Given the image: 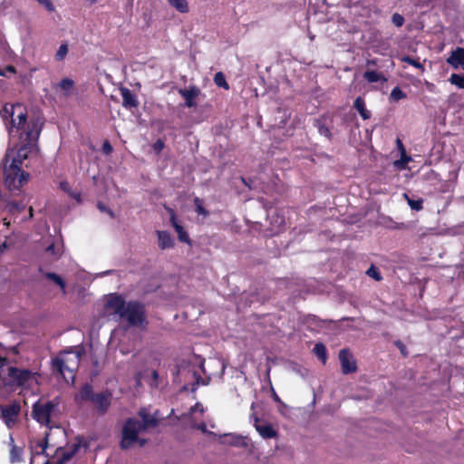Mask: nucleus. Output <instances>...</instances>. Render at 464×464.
<instances>
[{
	"instance_id": "obj_40",
	"label": "nucleus",
	"mask_w": 464,
	"mask_h": 464,
	"mask_svg": "<svg viewBox=\"0 0 464 464\" xmlns=\"http://www.w3.org/2000/svg\"><path fill=\"white\" fill-rule=\"evenodd\" d=\"M46 253L54 256V259H58L62 256L60 248H56L54 244H51L46 248Z\"/></svg>"
},
{
	"instance_id": "obj_62",
	"label": "nucleus",
	"mask_w": 464,
	"mask_h": 464,
	"mask_svg": "<svg viewBox=\"0 0 464 464\" xmlns=\"http://www.w3.org/2000/svg\"><path fill=\"white\" fill-rule=\"evenodd\" d=\"M30 464H33V457L31 458V461H30Z\"/></svg>"
},
{
	"instance_id": "obj_41",
	"label": "nucleus",
	"mask_w": 464,
	"mask_h": 464,
	"mask_svg": "<svg viewBox=\"0 0 464 464\" xmlns=\"http://www.w3.org/2000/svg\"><path fill=\"white\" fill-rule=\"evenodd\" d=\"M392 22L395 26L401 27L404 24V17L401 14L395 13L392 16Z\"/></svg>"
},
{
	"instance_id": "obj_5",
	"label": "nucleus",
	"mask_w": 464,
	"mask_h": 464,
	"mask_svg": "<svg viewBox=\"0 0 464 464\" xmlns=\"http://www.w3.org/2000/svg\"><path fill=\"white\" fill-rule=\"evenodd\" d=\"M5 161L4 169V182L5 187L10 191L19 190L24 182L27 181L29 174L22 170L18 165L9 164L7 166L8 155L4 159Z\"/></svg>"
},
{
	"instance_id": "obj_37",
	"label": "nucleus",
	"mask_w": 464,
	"mask_h": 464,
	"mask_svg": "<svg viewBox=\"0 0 464 464\" xmlns=\"http://www.w3.org/2000/svg\"><path fill=\"white\" fill-rule=\"evenodd\" d=\"M366 275L376 281H381L382 279L379 268L374 265H371V266L366 271Z\"/></svg>"
},
{
	"instance_id": "obj_3",
	"label": "nucleus",
	"mask_w": 464,
	"mask_h": 464,
	"mask_svg": "<svg viewBox=\"0 0 464 464\" xmlns=\"http://www.w3.org/2000/svg\"><path fill=\"white\" fill-rule=\"evenodd\" d=\"M40 132L41 126L38 125L37 121H32L26 125L24 132V140L26 143L18 149L16 156L13 158L10 163L11 165L16 164L19 168H22L24 160L27 159L30 147L38 140ZM21 139H23V136H21Z\"/></svg>"
},
{
	"instance_id": "obj_34",
	"label": "nucleus",
	"mask_w": 464,
	"mask_h": 464,
	"mask_svg": "<svg viewBox=\"0 0 464 464\" xmlns=\"http://www.w3.org/2000/svg\"><path fill=\"white\" fill-rule=\"evenodd\" d=\"M195 206V211L198 215H202L203 217H208L209 211L207 210L203 206V200L198 197H196L193 200Z\"/></svg>"
},
{
	"instance_id": "obj_22",
	"label": "nucleus",
	"mask_w": 464,
	"mask_h": 464,
	"mask_svg": "<svg viewBox=\"0 0 464 464\" xmlns=\"http://www.w3.org/2000/svg\"><path fill=\"white\" fill-rule=\"evenodd\" d=\"M353 107H354V109H356V111L359 112L360 116L363 120H369L371 118L372 113L370 111H368L366 109L365 101L362 97L358 96L355 99V101L353 102Z\"/></svg>"
},
{
	"instance_id": "obj_6",
	"label": "nucleus",
	"mask_w": 464,
	"mask_h": 464,
	"mask_svg": "<svg viewBox=\"0 0 464 464\" xmlns=\"http://www.w3.org/2000/svg\"><path fill=\"white\" fill-rule=\"evenodd\" d=\"M124 319H126L131 326H143L148 324L145 312V304L140 301H130L124 312Z\"/></svg>"
},
{
	"instance_id": "obj_61",
	"label": "nucleus",
	"mask_w": 464,
	"mask_h": 464,
	"mask_svg": "<svg viewBox=\"0 0 464 464\" xmlns=\"http://www.w3.org/2000/svg\"><path fill=\"white\" fill-rule=\"evenodd\" d=\"M200 429L202 431H206V425L202 424V426H200Z\"/></svg>"
},
{
	"instance_id": "obj_36",
	"label": "nucleus",
	"mask_w": 464,
	"mask_h": 464,
	"mask_svg": "<svg viewBox=\"0 0 464 464\" xmlns=\"http://www.w3.org/2000/svg\"><path fill=\"white\" fill-rule=\"evenodd\" d=\"M406 98V93L403 92L400 87L396 86L394 87L392 92H391V94H390V99L393 102H398L400 100H402Z\"/></svg>"
},
{
	"instance_id": "obj_32",
	"label": "nucleus",
	"mask_w": 464,
	"mask_h": 464,
	"mask_svg": "<svg viewBox=\"0 0 464 464\" xmlns=\"http://www.w3.org/2000/svg\"><path fill=\"white\" fill-rule=\"evenodd\" d=\"M214 82L218 87L229 90V85L226 80L225 74L222 72H218L215 74Z\"/></svg>"
},
{
	"instance_id": "obj_50",
	"label": "nucleus",
	"mask_w": 464,
	"mask_h": 464,
	"mask_svg": "<svg viewBox=\"0 0 464 464\" xmlns=\"http://www.w3.org/2000/svg\"><path fill=\"white\" fill-rule=\"evenodd\" d=\"M396 143H397V147H398V149H399V150H400V151H401V154H402L403 156H405V157H406V150H405V148H404V145H403L402 141L398 138V139L396 140Z\"/></svg>"
},
{
	"instance_id": "obj_8",
	"label": "nucleus",
	"mask_w": 464,
	"mask_h": 464,
	"mask_svg": "<svg viewBox=\"0 0 464 464\" xmlns=\"http://www.w3.org/2000/svg\"><path fill=\"white\" fill-rule=\"evenodd\" d=\"M127 303L121 295L117 293L111 294L106 301L105 308L111 310L119 317H124V312Z\"/></svg>"
},
{
	"instance_id": "obj_60",
	"label": "nucleus",
	"mask_w": 464,
	"mask_h": 464,
	"mask_svg": "<svg viewBox=\"0 0 464 464\" xmlns=\"http://www.w3.org/2000/svg\"><path fill=\"white\" fill-rule=\"evenodd\" d=\"M12 351H13V353H15V354H16V353H18V348H17L16 346L12 347Z\"/></svg>"
},
{
	"instance_id": "obj_7",
	"label": "nucleus",
	"mask_w": 464,
	"mask_h": 464,
	"mask_svg": "<svg viewBox=\"0 0 464 464\" xmlns=\"http://www.w3.org/2000/svg\"><path fill=\"white\" fill-rule=\"evenodd\" d=\"M20 411L21 404L17 401L7 405H0V418L8 429H13L16 425Z\"/></svg>"
},
{
	"instance_id": "obj_25",
	"label": "nucleus",
	"mask_w": 464,
	"mask_h": 464,
	"mask_svg": "<svg viewBox=\"0 0 464 464\" xmlns=\"http://www.w3.org/2000/svg\"><path fill=\"white\" fill-rule=\"evenodd\" d=\"M169 5L181 14L189 12L188 0H168Z\"/></svg>"
},
{
	"instance_id": "obj_49",
	"label": "nucleus",
	"mask_w": 464,
	"mask_h": 464,
	"mask_svg": "<svg viewBox=\"0 0 464 464\" xmlns=\"http://www.w3.org/2000/svg\"><path fill=\"white\" fill-rule=\"evenodd\" d=\"M410 160H411V158L409 156L406 155V157H405L401 154V160L395 161V165L398 167H401V168H404Z\"/></svg>"
},
{
	"instance_id": "obj_16",
	"label": "nucleus",
	"mask_w": 464,
	"mask_h": 464,
	"mask_svg": "<svg viewBox=\"0 0 464 464\" xmlns=\"http://www.w3.org/2000/svg\"><path fill=\"white\" fill-rule=\"evenodd\" d=\"M447 63L454 69H458L460 65H464V48L457 47L450 53L447 58Z\"/></svg>"
},
{
	"instance_id": "obj_18",
	"label": "nucleus",
	"mask_w": 464,
	"mask_h": 464,
	"mask_svg": "<svg viewBox=\"0 0 464 464\" xmlns=\"http://www.w3.org/2000/svg\"><path fill=\"white\" fill-rule=\"evenodd\" d=\"M258 417H255V427L259 435L264 439H272L276 437L277 433L271 424L259 425Z\"/></svg>"
},
{
	"instance_id": "obj_17",
	"label": "nucleus",
	"mask_w": 464,
	"mask_h": 464,
	"mask_svg": "<svg viewBox=\"0 0 464 464\" xmlns=\"http://www.w3.org/2000/svg\"><path fill=\"white\" fill-rule=\"evenodd\" d=\"M52 368L53 371L57 372L63 378H65V372H69L72 374V379H74L73 370L71 369L64 362L63 359L60 357H55L52 360Z\"/></svg>"
},
{
	"instance_id": "obj_13",
	"label": "nucleus",
	"mask_w": 464,
	"mask_h": 464,
	"mask_svg": "<svg viewBox=\"0 0 464 464\" xmlns=\"http://www.w3.org/2000/svg\"><path fill=\"white\" fill-rule=\"evenodd\" d=\"M179 93L184 98L185 105L191 108L197 105L195 100L199 95L200 90L196 85H192L188 89H179Z\"/></svg>"
},
{
	"instance_id": "obj_63",
	"label": "nucleus",
	"mask_w": 464,
	"mask_h": 464,
	"mask_svg": "<svg viewBox=\"0 0 464 464\" xmlns=\"http://www.w3.org/2000/svg\"><path fill=\"white\" fill-rule=\"evenodd\" d=\"M44 464H49V461H46Z\"/></svg>"
},
{
	"instance_id": "obj_39",
	"label": "nucleus",
	"mask_w": 464,
	"mask_h": 464,
	"mask_svg": "<svg viewBox=\"0 0 464 464\" xmlns=\"http://www.w3.org/2000/svg\"><path fill=\"white\" fill-rule=\"evenodd\" d=\"M48 437H49V433H45V436L44 438V440H40L38 443H37V446L39 448H41V450L40 451H36L35 452V455H41V454H44L45 453V450L48 447Z\"/></svg>"
},
{
	"instance_id": "obj_45",
	"label": "nucleus",
	"mask_w": 464,
	"mask_h": 464,
	"mask_svg": "<svg viewBox=\"0 0 464 464\" xmlns=\"http://www.w3.org/2000/svg\"><path fill=\"white\" fill-rule=\"evenodd\" d=\"M164 142L162 140L159 139L152 144V149L156 153H160L164 149Z\"/></svg>"
},
{
	"instance_id": "obj_24",
	"label": "nucleus",
	"mask_w": 464,
	"mask_h": 464,
	"mask_svg": "<svg viewBox=\"0 0 464 464\" xmlns=\"http://www.w3.org/2000/svg\"><path fill=\"white\" fill-rule=\"evenodd\" d=\"M72 457H73V455L71 452H69L67 447L66 448L59 447L55 450V459H56L55 462H56V464H65Z\"/></svg>"
},
{
	"instance_id": "obj_55",
	"label": "nucleus",
	"mask_w": 464,
	"mask_h": 464,
	"mask_svg": "<svg viewBox=\"0 0 464 464\" xmlns=\"http://www.w3.org/2000/svg\"><path fill=\"white\" fill-rule=\"evenodd\" d=\"M286 408H285L284 406H281L280 404H278V411L281 413V414H285V411L284 410H285Z\"/></svg>"
},
{
	"instance_id": "obj_44",
	"label": "nucleus",
	"mask_w": 464,
	"mask_h": 464,
	"mask_svg": "<svg viewBox=\"0 0 464 464\" xmlns=\"http://www.w3.org/2000/svg\"><path fill=\"white\" fill-rule=\"evenodd\" d=\"M97 208L100 211L107 213L111 218H115L114 212L102 202L99 201L97 203Z\"/></svg>"
},
{
	"instance_id": "obj_19",
	"label": "nucleus",
	"mask_w": 464,
	"mask_h": 464,
	"mask_svg": "<svg viewBox=\"0 0 464 464\" xmlns=\"http://www.w3.org/2000/svg\"><path fill=\"white\" fill-rule=\"evenodd\" d=\"M326 115H322L320 118L314 119L313 125L317 128L318 132L327 138L328 140H332L333 134L330 130L329 127L326 125L327 121Z\"/></svg>"
},
{
	"instance_id": "obj_4",
	"label": "nucleus",
	"mask_w": 464,
	"mask_h": 464,
	"mask_svg": "<svg viewBox=\"0 0 464 464\" xmlns=\"http://www.w3.org/2000/svg\"><path fill=\"white\" fill-rule=\"evenodd\" d=\"M59 404V397H55L52 401H47L46 402H41L39 400L33 404L31 416L41 426L52 428L51 416Z\"/></svg>"
},
{
	"instance_id": "obj_28",
	"label": "nucleus",
	"mask_w": 464,
	"mask_h": 464,
	"mask_svg": "<svg viewBox=\"0 0 464 464\" xmlns=\"http://www.w3.org/2000/svg\"><path fill=\"white\" fill-rule=\"evenodd\" d=\"M314 354L324 362H326L327 360V350L325 345L323 343H315L314 347Z\"/></svg>"
},
{
	"instance_id": "obj_1",
	"label": "nucleus",
	"mask_w": 464,
	"mask_h": 464,
	"mask_svg": "<svg viewBox=\"0 0 464 464\" xmlns=\"http://www.w3.org/2000/svg\"><path fill=\"white\" fill-rule=\"evenodd\" d=\"M140 420L136 418H128L121 430V440L120 442L121 449L128 450L134 445V441L138 440V434L145 431L150 428H155L159 424L156 416L150 414L149 411L142 407L138 411Z\"/></svg>"
},
{
	"instance_id": "obj_54",
	"label": "nucleus",
	"mask_w": 464,
	"mask_h": 464,
	"mask_svg": "<svg viewBox=\"0 0 464 464\" xmlns=\"http://www.w3.org/2000/svg\"><path fill=\"white\" fill-rule=\"evenodd\" d=\"M242 440V438H239V437H238V438H237L236 440H234L231 442V444H233V445H239V443H240V440Z\"/></svg>"
},
{
	"instance_id": "obj_47",
	"label": "nucleus",
	"mask_w": 464,
	"mask_h": 464,
	"mask_svg": "<svg viewBox=\"0 0 464 464\" xmlns=\"http://www.w3.org/2000/svg\"><path fill=\"white\" fill-rule=\"evenodd\" d=\"M271 397L276 403L287 408V405L280 399L273 387H271Z\"/></svg>"
},
{
	"instance_id": "obj_38",
	"label": "nucleus",
	"mask_w": 464,
	"mask_h": 464,
	"mask_svg": "<svg viewBox=\"0 0 464 464\" xmlns=\"http://www.w3.org/2000/svg\"><path fill=\"white\" fill-rule=\"evenodd\" d=\"M68 53V45L66 44H63L60 45L58 51L55 53L56 61H63Z\"/></svg>"
},
{
	"instance_id": "obj_2",
	"label": "nucleus",
	"mask_w": 464,
	"mask_h": 464,
	"mask_svg": "<svg viewBox=\"0 0 464 464\" xmlns=\"http://www.w3.org/2000/svg\"><path fill=\"white\" fill-rule=\"evenodd\" d=\"M0 380V391L14 392L25 384L33 378L34 372L28 369L16 366H5Z\"/></svg>"
},
{
	"instance_id": "obj_11",
	"label": "nucleus",
	"mask_w": 464,
	"mask_h": 464,
	"mask_svg": "<svg viewBox=\"0 0 464 464\" xmlns=\"http://www.w3.org/2000/svg\"><path fill=\"white\" fill-rule=\"evenodd\" d=\"M267 218L269 219L270 225L272 227L270 228L271 236L278 234L285 224L284 215L279 214L276 209L269 210L267 214Z\"/></svg>"
},
{
	"instance_id": "obj_48",
	"label": "nucleus",
	"mask_w": 464,
	"mask_h": 464,
	"mask_svg": "<svg viewBox=\"0 0 464 464\" xmlns=\"http://www.w3.org/2000/svg\"><path fill=\"white\" fill-rule=\"evenodd\" d=\"M102 150L104 154L109 155L112 152L113 148L108 140H105L102 144Z\"/></svg>"
},
{
	"instance_id": "obj_46",
	"label": "nucleus",
	"mask_w": 464,
	"mask_h": 464,
	"mask_svg": "<svg viewBox=\"0 0 464 464\" xmlns=\"http://www.w3.org/2000/svg\"><path fill=\"white\" fill-rule=\"evenodd\" d=\"M394 344L395 346L400 350V352L401 353V354L404 356V357H407L408 355V352H407V348H406V345L400 340L398 341H395L394 342Z\"/></svg>"
},
{
	"instance_id": "obj_12",
	"label": "nucleus",
	"mask_w": 464,
	"mask_h": 464,
	"mask_svg": "<svg viewBox=\"0 0 464 464\" xmlns=\"http://www.w3.org/2000/svg\"><path fill=\"white\" fill-rule=\"evenodd\" d=\"M94 393L92 386L90 383H84L74 394L73 401L78 405L92 401Z\"/></svg>"
},
{
	"instance_id": "obj_20",
	"label": "nucleus",
	"mask_w": 464,
	"mask_h": 464,
	"mask_svg": "<svg viewBox=\"0 0 464 464\" xmlns=\"http://www.w3.org/2000/svg\"><path fill=\"white\" fill-rule=\"evenodd\" d=\"M157 236L160 249L165 250L174 246V239L169 232L157 231Z\"/></svg>"
},
{
	"instance_id": "obj_31",
	"label": "nucleus",
	"mask_w": 464,
	"mask_h": 464,
	"mask_svg": "<svg viewBox=\"0 0 464 464\" xmlns=\"http://www.w3.org/2000/svg\"><path fill=\"white\" fill-rule=\"evenodd\" d=\"M59 87L65 92V95L69 96L74 88V82L69 78H63L59 82Z\"/></svg>"
},
{
	"instance_id": "obj_9",
	"label": "nucleus",
	"mask_w": 464,
	"mask_h": 464,
	"mask_svg": "<svg viewBox=\"0 0 464 464\" xmlns=\"http://www.w3.org/2000/svg\"><path fill=\"white\" fill-rule=\"evenodd\" d=\"M91 402L100 415H104L111 404V392L110 391L95 392Z\"/></svg>"
},
{
	"instance_id": "obj_59",
	"label": "nucleus",
	"mask_w": 464,
	"mask_h": 464,
	"mask_svg": "<svg viewBox=\"0 0 464 464\" xmlns=\"http://www.w3.org/2000/svg\"><path fill=\"white\" fill-rule=\"evenodd\" d=\"M158 376H159V375H158L157 371H153V372H152V377H153V379H157V378H158Z\"/></svg>"
},
{
	"instance_id": "obj_27",
	"label": "nucleus",
	"mask_w": 464,
	"mask_h": 464,
	"mask_svg": "<svg viewBox=\"0 0 464 464\" xmlns=\"http://www.w3.org/2000/svg\"><path fill=\"white\" fill-rule=\"evenodd\" d=\"M12 448L10 450V461L12 463L22 461L23 449L14 444V439L11 437Z\"/></svg>"
},
{
	"instance_id": "obj_53",
	"label": "nucleus",
	"mask_w": 464,
	"mask_h": 464,
	"mask_svg": "<svg viewBox=\"0 0 464 464\" xmlns=\"http://www.w3.org/2000/svg\"><path fill=\"white\" fill-rule=\"evenodd\" d=\"M428 177H434V178H437L438 177V174L433 170H430V172L427 174Z\"/></svg>"
},
{
	"instance_id": "obj_21",
	"label": "nucleus",
	"mask_w": 464,
	"mask_h": 464,
	"mask_svg": "<svg viewBox=\"0 0 464 464\" xmlns=\"http://www.w3.org/2000/svg\"><path fill=\"white\" fill-rule=\"evenodd\" d=\"M170 222L172 227L175 228L176 232L178 233L179 240L181 242L189 243V237L188 233L185 231L184 227L178 222L175 213L172 211L171 217H170Z\"/></svg>"
},
{
	"instance_id": "obj_15",
	"label": "nucleus",
	"mask_w": 464,
	"mask_h": 464,
	"mask_svg": "<svg viewBox=\"0 0 464 464\" xmlns=\"http://www.w3.org/2000/svg\"><path fill=\"white\" fill-rule=\"evenodd\" d=\"M122 106L126 109H133L139 106L137 96L128 88H121Z\"/></svg>"
},
{
	"instance_id": "obj_57",
	"label": "nucleus",
	"mask_w": 464,
	"mask_h": 464,
	"mask_svg": "<svg viewBox=\"0 0 464 464\" xmlns=\"http://www.w3.org/2000/svg\"><path fill=\"white\" fill-rule=\"evenodd\" d=\"M241 180H242V182H243L246 186H247L248 188H251V187H250V185H248V183L246 182V179H245V178H241Z\"/></svg>"
},
{
	"instance_id": "obj_23",
	"label": "nucleus",
	"mask_w": 464,
	"mask_h": 464,
	"mask_svg": "<svg viewBox=\"0 0 464 464\" xmlns=\"http://www.w3.org/2000/svg\"><path fill=\"white\" fill-rule=\"evenodd\" d=\"M21 109H22V105H20V104L13 105V104L6 103L4 105L3 110L1 111L0 113L5 121H7L9 119H10V121H12V119L14 117V115L18 111V110H21Z\"/></svg>"
},
{
	"instance_id": "obj_29",
	"label": "nucleus",
	"mask_w": 464,
	"mask_h": 464,
	"mask_svg": "<svg viewBox=\"0 0 464 464\" xmlns=\"http://www.w3.org/2000/svg\"><path fill=\"white\" fill-rule=\"evenodd\" d=\"M363 78L368 82H377L379 81H386V78L382 76V74L377 72L376 71H366L363 73Z\"/></svg>"
},
{
	"instance_id": "obj_26",
	"label": "nucleus",
	"mask_w": 464,
	"mask_h": 464,
	"mask_svg": "<svg viewBox=\"0 0 464 464\" xmlns=\"http://www.w3.org/2000/svg\"><path fill=\"white\" fill-rule=\"evenodd\" d=\"M44 276L53 281V283H55L57 285H59V287L61 288L63 294H66V284L64 282V280L63 279V277L59 275H57L56 273H53V272H46L44 274Z\"/></svg>"
},
{
	"instance_id": "obj_42",
	"label": "nucleus",
	"mask_w": 464,
	"mask_h": 464,
	"mask_svg": "<svg viewBox=\"0 0 464 464\" xmlns=\"http://www.w3.org/2000/svg\"><path fill=\"white\" fill-rule=\"evenodd\" d=\"M401 61L416 68H423L422 64L418 60H415L411 56H403L401 58Z\"/></svg>"
},
{
	"instance_id": "obj_14",
	"label": "nucleus",
	"mask_w": 464,
	"mask_h": 464,
	"mask_svg": "<svg viewBox=\"0 0 464 464\" xmlns=\"http://www.w3.org/2000/svg\"><path fill=\"white\" fill-rule=\"evenodd\" d=\"M16 118H13L7 126L8 131L11 132L14 129L22 130L24 129L27 121V112L25 108L22 106L21 110L16 112Z\"/></svg>"
},
{
	"instance_id": "obj_64",
	"label": "nucleus",
	"mask_w": 464,
	"mask_h": 464,
	"mask_svg": "<svg viewBox=\"0 0 464 464\" xmlns=\"http://www.w3.org/2000/svg\"><path fill=\"white\" fill-rule=\"evenodd\" d=\"M0 75H4V74L0 72Z\"/></svg>"
},
{
	"instance_id": "obj_56",
	"label": "nucleus",
	"mask_w": 464,
	"mask_h": 464,
	"mask_svg": "<svg viewBox=\"0 0 464 464\" xmlns=\"http://www.w3.org/2000/svg\"><path fill=\"white\" fill-rule=\"evenodd\" d=\"M6 69H7V71H9L11 72H15V68L13 65L7 66Z\"/></svg>"
},
{
	"instance_id": "obj_30",
	"label": "nucleus",
	"mask_w": 464,
	"mask_h": 464,
	"mask_svg": "<svg viewBox=\"0 0 464 464\" xmlns=\"http://www.w3.org/2000/svg\"><path fill=\"white\" fill-rule=\"evenodd\" d=\"M404 198L407 200L408 205L412 210L420 211L423 208V199L419 198L418 199L411 198L407 193L403 194Z\"/></svg>"
},
{
	"instance_id": "obj_43",
	"label": "nucleus",
	"mask_w": 464,
	"mask_h": 464,
	"mask_svg": "<svg viewBox=\"0 0 464 464\" xmlns=\"http://www.w3.org/2000/svg\"><path fill=\"white\" fill-rule=\"evenodd\" d=\"M39 5L44 6L48 12H53L55 10L54 5L51 0H35Z\"/></svg>"
},
{
	"instance_id": "obj_52",
	"label": "nucleus",
	"mask_w": 464,
	"mask_h": 464,
	"mask_svg": "<svg viewBox=\"0 0 464 464\" xmlns=\"http://www.w3.org/2000/svg\"><path fill=\"white\" fill-rule=\"evenodd\" d=\"M75 349H76V355L78 358H80L82 353V347L77 346V347H75Z\"/></svg>"
},
{
	"instance_id": "obj_33",
	"label": "nucleus",
	"mask_w": 464,
	"mask_h": 464,
	"mask_svg": "<svg viewBox=\"0 0 464 464\" xmlns=\"http://www.w3.org/2000/svg\"><path fill=\"white\" fill-rule=\"evenodd\" d=\"M83 441L84 438L82 436L76 437L73 443L67 445L69 452L74 456L82 448Z\"/></svg>"
},
{
	"instance_id": "obj_35",
	"label": "nucleus",
	"mask_w": 464,
	"mask_h": 464,
	"mask_svg": "<svg viewBox=\"0 0 464 464\" xmlns=\"http://www.w3.org/2000/svg\"><path fill=\"white\" fill-rule=\"evenodd\" d=\"M450 82L459 89H464V74L452 73L449 79Z\"/></svg>"
},
{
	"instance_id": "obj_51",
	"label": "nucleus",
	"mask_w": 464,
	"mask_h": 464,
	"mask_svg": "<svg viewBox=\"0 0 464 464\" xmlns=\"http://www.w3.org/2000/svg\"><path fill=\"white\" fill-rule=\"evenodd\" d=\"M135 443H139L140 447H143L147 443V440L138 437V440L134 441V444Z\"/></svg>"
},
{
	"instance_id": "obj_58",
	"label": "nucleus",
	"mask_w": 464,
	"mask_h": 464,
	"mask_svg": "<svg viewBox=\"0 0 464 464\" xmlns=\"http://www.w3.org/2000/svg\"><path fill=\"white\" fill-rule=\"evenodd\" d=\"M33 213H34L33 207H30V208H29V217H30V218H32V217H33Z\"/></svg>"
},
{
	"instance_id": "obj_10",
	"label": "nucleus",
	"mask_w": 464,
	"mask_h": 464,
	"mask_svg": "<svg viewBox=\"0 0 464 464\" xmlns=\"http://www.w3.org/2000/svg\"><path fill=\"white\" fill-rule=\"evenodd\" d=\"M338 357L343 374L353 373L357 371L356 361L349 349L344 348L340 350Z\"/></svg>"
}]
</instances>
